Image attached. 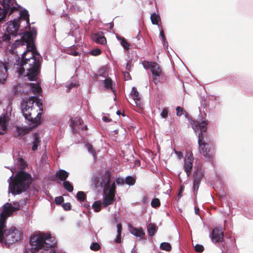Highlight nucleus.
Wrapping results in <instances>:
<instances>
[{
    "label": "nucleus",
    "instance_id": "nucleus-1",
    "mask_svg": "<svg viewBox=\"0 0 253 253\" xmlns=\"http://www.w3.org/2000/svg\"><path fill=\"white\" fill-rule=\"evenodd\" d=\"M36 31L25 32L20 40L14 42L9 50L10 55L3 63L0 61V84H3L7 77V70L13 66L19 75L36 80L40 72L42 58L37 52L34 43Z\"/></svg>",
    "mask_w": 253,
    "mask_h": 253
},
{
    "label": "nucleus",
    "instance_id": "nucleus-2",
    "mask_svg": "<svg viewBox=\"0 0 253 253\" xmlns=\"http://www.w3.org/2000/svg\"><path fill=\"white\" fill-rule=\"evenodd\" d=\"M20 209L18 203H14L13 205L7 203L0 209V242L5 244H12L18 241L21 238V232L15 227H12L3 231L5 227L6 219L13 212Z\"/></svg>",
    "mask_w": 253,
    "mask_h": 253
},
{
    "label": "nucleus",
    "instance_id": "nucleus-3",
    "mask_svg": "<svg viewBox=\"0 0 253 253\" xmlns=\"http://www.w3.org/2000/svg\"><path fill=\"white\" fill-rule=\"evenodd\" d=\"M92 184L96 187L103 188L102 203L100 201H95L92 205V208L95 212L100 211L102 204L105 207L112 204L115 198V183L112 180L111 173L106 171L104 174L94 175L91 179Z\"/></svg>",
    "mask_w": 253,
    "mask_h": 253
},
{
    "label": "nucleus",
    "instance_id": "nucleus-4",
    "mask_svg": "<svg viewBox=\"0 0 253 253\" xmlns=\"http://www.w3.org/2000/svg\"><path fill=\"white\" fill-rule=\"evenodd\" d=\"M22 112L25 118L33 126L41 123V117L42 111V103L36 101V97H31L23 100L21 104Z\"/></svg>",
    "mask_w": 253,
    "mask_h": 253
},
{
    "label": "nucleus",
    "instance_id": "nucleus-5",
    "mask_svg": "<svg viewBox=\"0 0 253 253\" xmlns=\"http://www.w3.org/2000/svg\"><path fill=\"white\" fill-rule=\"evenodd\" d=\"M30 244L40 253H55L53 252L56 242L54 237L49 232L37 231L30 237Z\"/></svg>",
    "mask_w": 253,
    "mask_h": 253
},
{
    "label": "nucleus",
    "instance_id": "nucleus-6",
    "mask_svg": "<svg viewBox=\"0 0 253 253\" xmlns=\"http://www.w3.org/2000/svg\"><path fill=\"white\" fill-rule=\"evenodd\" d=\"M11 171L12 174L7 180L9 183L8 192H11L13 195L19 194L25 191L29 186L32 181L31 176L29 174L21 171L13 179L15 169L11 168Z\"/></svg>",
    "mask_w": 253,
    "mask_h": 253
},
{
    "label": "nucleus",
    "instance_id": "nucleus-7",
    "mask_svg": "<svg viewBox=\"0 0 253 253\" xmlns=\"http://www.w3.org/2000/svg\"><path fill=\"white\" fill-rule=\"evenodd\" d=\"M19 11L20 20L19 19H14L13 21H9L6 27V30L8 34L15 36L18 34V31L20 26V22L21 20L25 21L27 24L29 23V15L27 10H22L21 7L17 8L16 11Z\"/></svg>",
    "mask_w": 253,
    "mask_h": 253
},
{
    "label": "nucleus",
    "instance_id": "nucleus-8",
    "mask_svg": "<svg viewBox=\"0 0 253 253\" xmlns=\"http://www.w3.org/2000/svg\"><path fill=\"white\" fill-rule=\"evenodd\" d=\"M2 1L3 8L0 7V22L1 21L7 14H11L17 10L19 5L15 0H0Z\"/></svg>",
    "mask_w": 253,
    "mask_h": 253
},
{
    "label": "nucleus",
    "instance_id": "nucleus-9",
    "mask_svg": "<svg viewBox=\"0 0 253 253\" xmlns=\"http://www.w3.org/2000/svg\"><path fill=\"white\" fill-rule=\"evenodd\" d=\"M143 65L144 68L147 69L149 67L152 74L153 79L155 84L159 82V77L162 73V70L160 66L155 62H144Z\"/></svg>",
    "mask_w": 253,
    "mask_h": 253
},
{
    "label": "nucleus",
    "instance_id": "nucleus-10",
    "mask_svg": "<svg viewBox=\"0 0 253 253\" xmlns=\"http://www.w3.org/2000/svg\"><path fill=\"white\" fill-rule=\"evenodd\" d=\"M198 136L200 153L206 158L210 157L213 150L212 147L205 142L203 137H202L200 134H198Z\"/></svg>",
    "mask_w": 253,
    "mask_h": 253
},
{
    "label": "nucleus",
    "instance_id": "nucleus-11",
    "mask_svg": "<svg viewBox=\"0 0 253 253\" xmlns=\"http://www.w3.org/2000/svg\"><path fill=\"white\" fill-rule=\"evenodd\" d=\"M193 161L194 158L192 153L191 152H187L185 155L183 168L187 176H189L191 173Z\"/></svg>",
    "mask_w": 253,
    "mask_h": 253
},
{
    "label": "nucleus",
    "instance_id": "nucleus-12",
    "mask_svg": "<svg viewBox=\"0 0 253 253\" xmlns=\"http://www.w3.org/2000/svg\"><path fill=\"white\" fill-rule=\"evenodd\" d=\"M190 123L195 132L199 131V129H200L201 133H199V134L203 137V132H205L207 130V122L206 121H202L200 122H196L194 121H191L190 122Z\"/></svg>",
    "mask_w": 253,
    "mask_h": 253
},
{
    "label": "nucleus",
    "instance_id": "nucleus-13",
    "mask_svg": "<svg viewBox=\"0 0 253 253\" xmlns=\"http://www.w3.org/2000/svg\"><path fill=\"white\" fill-rule=\"evenodd\" d=\"M9 124V118L6 114L0 116V135L5 134Z\"/></svg>",
    "mask_w": 253,
    "mask_h": 253
},
{
    "label": "nucleus",
    "instance_id": "nucleus-14",
    "mask_svg": "<svg viewBox=\"0 0 253 253\" xmlns=\"http://www.w3.org/2000/svg\"><path fill=\"white\" fill-rule=\"evenodd\" d=\"M130 95L133 100L135 105L139 108H142L143 104L140 97L139 96V93L135 87H133L132 88Z\"/></svg>",
    "mask_w": 253,
    "mask_h": 253
},
{
    "label": "nucleus",
    "instance_id": "nucleus-15",
    "mask_svg": "<svg viewBox=\"0 0 253 253\" xmlns=\"http://www.w3.org/2000/svg\"><path fill=\"white\" fill-rule=\"evenodd\" d=\"M223 237V232L221 228H215L212 230L211 240L213 243H217L222 241Z\"/></svg>",
    "mask_w": 253,
    "mask_h": 253
},
{
    "label": "nucleus",
    "instance_id": "nucleus-16",
    "mask_svg": "<svg viewBox=\"0 0 253 253\" xmlns=\"http://www.w3.org/2000/svg\"><path fill=\"white\" fill-rule=\"evenodd\" d=\"M32 138V150L33 151H36L38 149V147L41 145V138L40 136V134L38 132L34 133L31 136Z\"/></svg>",
    "mask_w": 253,
    "mask_h": 253
},
{
    "label": "nucleus",
    "instance_id": "nucleus-17",
    "mask_svg": "<svg viewBox=\"0 0 253 253\" xmlns=\"http://www.w3.org/2000/svg\"><path fill=\"white\" fill-rule=\"evenodd\" d=\"M129 232L132 235L141 239H143L144 238L145 233L142 227L137 228L132 226H129Z\"/></svg>",
    "mask_w": 253,
    "mask_h": 253
},
{
    "label": "nucleus",
    "instance_id": "nucleus-18",
    "mask_svg": "<svg viewBox=\"0 0 253 253\" xmlns=\"http://www.w3.org/2000/svg\"><path fill=\"white\" fill-rule=\"evenodd\" d=\"M82 122V120L79 117H76L71 120V126L74 132L79 131L80 127H78V126L81 125Z\"/></svg>",
    "mask_w": 253,
    "mask_h": 253
},
{
    "label": "nucleus",
    "instance_id": "nucleus-19",
    "mask_svg": "<svg viewBox=\"0 0 253 253\" xmlns=\"http://www.w3.org/2000/svg\"><path fill=\"white\" fill-rule=\"evenodd\" d=\"M92 39L97 43L104 44L106 43V40L102 33H95L92 35Z\"/></svg>",
    "mask_w": 253,
    "mask_h": 253
},
{
    "label": "nucleus",
    "instance_id": "nucleus-20",
    "mask_svg": "<svg viewBox=\"0 0 253 253\" xmlns=\"http://www.w3.org/2000/svg\"><path fill=\"white\" fill-rule=\"evenodd\" d=\"M23 86L27 88L30 87L35 94H39L42 89L38 84H24Z\"/></svg>",
    "mask_w": 253,
    "mask_h": 253
},
{
    "label": "nucleus",
    "instance_id": "nucleus-21",
    "mask_svg": "<svg viewBox=\"0 0 253 253\" xmlns=\"http://www.w3.org/2000/svg\"><path fill=\"white\" fill-rule=\"evenodd\" d=\"M202 178V174L200 172H198L194 177L193 182V189L195 193L197 192Z\"/></svg>",
    "mask_w": 253,
    "mask_h": 253
},
{
    "label": "nucleus",
    "instance_id": "nucleus-22",
    "mask_svg": "<svg viewBox=\"0 0 253 253\" xmlns=\"http://www.w3.org/2000/svg\"><path fill=\"white\" fill-rule=\"evenodd\" d=\"M102 83L104 85V87L108 89L111 90L115 94V90L113 87V84L112 80L110 78H107L102 81Z\"/></svg>",
    "mask_w": 253,
    "mask_h": 253
},
{
    "label": "nucleus",
    "instance_id": "nucleus-23",
    "mask_svg": "<svg viewBox=\"0 0 253 253\" xmlns=\"http://www.w3.org/2000/svg\"><path fill=\"white\" fill-rule=\"evenodd\" d=\"M56 175L60 180L65 181L69 176V173L64 170L61 169L56 172Z\"/></svg>",
    "mask_w": 253,
    "mask_h": 253
},
{
    "label": "nucleus",
    "instance_id": "nucleus-24",
    "mask_svg": "<svg viewBox=\"0 0 253 253\" xmlns=\"http://www.w3.org/2000/svg\"><path fill=\"white\" fill-rule=\"evenodd\" d=\"M30 131L29 128L26 127H17L16 128V132L19 136H23Z\"/></svg>",
    "mask_w": 253,
    "mask_h": 253
},
{
    "label": "nucleus",
    "instance_id": "nucleus-25",
    "mask_svg": "<svg viewBox=\"0 0 253 253\" xmlns=\"http://www.w3.org/2000/svg\"><path fill=\"white\" fill-rule=\"evenodd\" d=\"M116 38L118 40L121 41V44L125 49H128L129 48L130 44L126 41L124 38L118 36H116Z\"/></svg>",
    "mask_w": 253,
    "mask_h": 253
},
{
    "label": "nucleus",
    "instance_id": "nucleus-26",
    "mask_svg": "<svg viewBox=\"0 0 253 253\" xmlns=\"http://www.w3.org/2000/svg\"><path fill=\"white\" fill-rule=\"evenodd\" d=\"M117 235L116 237V238L115 240V242L116 243H119L121 242V232H122V227L121 223H118L117 225Z\"/></svg>",
    "mask_w": 253,
    "mask_h": 253
},
{
    "label": "nucleus",
    "instance_id": "nucleus-27",
    "mask_svg": "<svg viewBox=\"0 0 253 253\" xmlns=\"http://www.w3.org/2000/svg\"><path fill=\"white\" fill-rule=\"evenodd\" d=\"M150 18L152 24L154 25H158L161 20L159 15L156 13H152L151 15Z\"/></svg>",
    "mask_w": 253,
    "mask_h": 253
},
{
    "label": "nucleus",
    "instance_id": "nucleus-28",
    "mask_svg": "<svg viewBox=\"0 0 253 253\" xmlns=\"http://www.w3.org/2000/svg\"><path fill=\"white\" fill-rule=\"evenodd\" d=\"M147 230L149 236H152L156 230V227L154 224L150 223L147 225Z\"/></svg>",
    "mask_w": 253,
    "mask_h": 253
},
{
    "label": "nucleus",
    "instance_id": "nucleus-29",
    "mask_svg": "<svg viewBox=\"0 0 253 253\" xmlns=\"http://www.w3.org/2000/svg\"><path fill=\"white\" fill-rule=\"evenodd\" d=\"M63 186L69 192H72L73 190V187L72 184L68 181H65L63 182Z\"/></svg>",
    "mask_w": 253,
    "mask_h": 253
},
{
    "label": "nucleus",
    "instance_id": "nucleus-30",
    "mask_svg": "<svg viewBox=\"0 0 253 253\" xmlns=\"http://www.w3.org/2000/svg\"><path fill=\"white\" fill-rule=\"evenodd\" d=\"M160 248L163 250L169 251L171 250V245L169 243L164 242L161 244Z\"/></svg>",
    "mask_w": 253,
    "mask_h": 253
},
{
    "label": "nucleus",
    "instance_id": "nucleus-31",
    "mask_svg": "<svg viewBox=\"0 0 253 253\" xmlns=\"http://www.w3.org/2000/svg\"><path fill=\"white\" fill-rule=\"evenodd\" d=\"M125 182L128 185H133L135 182V179L131 176H127L125 179Z\"/></svg>",
    "mask_w": 253,
    "mask_h": 253
},
{
    "label": "nucleus",
    "instance_id": "nucleus-32",
    "mask_svg": "<svg viewBox=\"0 0 253 253\" xmlns=\"http://www.w3.org/2000/svg\"><path fill=\"white\" fill-rule=\"evenodd\" d=\"M151 205L152 207L155 208L159 207L160 205V202L159 199L158 198H155L153 199L151 201Z\"/></svg>",
    "mask_w": 253,
    "mask_h": 253
},
{
    "label": "nucleus",
    "instance_id": "nucleus-33",
    "mask_svg": "<svg viewBox=\"0 0 253 253\" xmlns=\"http://www.w3.org/2000/svg\"><path fill=\"white\" fill-rule=\"evenodd\" d=\"M160 36H161V37L162 38V40L163 45L165 46V47L168 48V43L166 42V38L165 37V36H164V31L163 30H161L160 31Z\"/></svg>",
    "mask_w": 253,
    "mask_h": 253
},
{
    "label": "nucleus",
    "instance_id": "nucleus-34",
    "mask_svg": "<svg viewBox=\"0 0 253 253\" xmlns=\"http://www.w3.org/2000/svg\"><path fill=\"white\" fill-rule=\"evenodd\" d=\"M77 197L79 200L82 202L85 200V195L84 192L80 191L77 193Z\"/></svg>",
    "mask_w": 253,
    "mask_h": 253
},
{
    "label": "nucleus",
    "instance_id": "nucleus-35",
    "mask_svg": "<svg viewBox=\"0 0 253 253\" xmlns=\"http://www.w3.org/2000/svg\"><path fill=\"white\" fill-rule=\"evenodd\" d=\"M90 248L91 250L97 251L100 248V245L98 243H93L90 245Z\"/></svg>",
    "mask_w": 253,
    "mask_h": 253
},
{
    "label": "nucleus",
    "instance_id": "nucleus-36",
    "mask_svg": "<svg viewBox=\"0 0 253 253\" xmlns=\"http://www.w3.org/2000/svg\"><path fill=\"white\" fill-rule=\"evenodd\" d=\"M86 147L88 151L89 152L92 153L93 154L94 157H95V151L93 149L92 146L90 144H87L86 145Z\"/></svg>",
    "mask_w": 253,
    "mask_h": 253
},
{
    "label": "nucleus",
    "instance_id": "nucleus-37",
    "mask_svg": "<svg viewBox=\"0 0 253 253\" xmlns=\"http://www.w3.org/2000/svg\"><path fill=\"white\" fill-rule=\"evenodd\" d=\"M10 34H4L1 37V39L4 42H9L10 40Z\"/></svg>",
    "mask_w": 253,
    "mask_h": 253
},
{
    "label": "nucleus",
    "instance_id": "nucleus-38",
    "mask_svg": "<svg viewBox=\"0 0 253 253\" xmlns=\"http://www.w3.org/2000/svg\"><path fill=\"white\" fill-rule=\"evenodd\" d=\"M90 53L92 55L97 56V55H99L101 53V50H100V49H99L98 48H96V49L92 50L91 51Z\"/></svg>",
    "mask_w": 253,
    "mask_h": 253
},
{
    "label": "nucleus",
    "instance_id": "nucleus-39",
    "mask_svg": "<svg viewBox=\"0 0 253 253\" xmlns=\"http://www.w3.org/2000/svg\"><path fill=\"white\" fill-rule=\"evenodd\" d=\"M55 201L57 204H61L64 201V198L62 196L56 197Z\"/></svg>",
    "mask_w": 253,
    "mask_h": 253
},
{
    "label": "nucleus",
    "instance_id": "nucleus-40",
    "mask_svg": "<svg viewBox=\"0 0 253 253\" xmlns=\"http://www.w3.org/2000/svg\"><path fill=\"white\" fill-rule=\"evenodd\" d=\"M168 111L167 109L165 108L163 110L161 113V116L163 118H166L168 117Z\"/></svg>",
    "mask_w": 253,
    "mask_h": 253
},
{
    "label": "nucleus",
    "instance_id": "nucleus-41",
    "mask_svg": "<svg viewBox=\"0 0 253 253\" xmlns=\"http://www.w3.org/2000/svg\"><path fill=\"white\" fill-rule=\"evenodd\" d=\"M195 250L198 252H202L204 250V247L201 245H196L195 246Z\"/></svg>",
    "mask_w": 253,
    "mask_h": 253
},
{
    "label": "nucleus",
    "instance_id": "nucleus-42",
    "mask_svg": "<svg viewBox=\"0 0 253 253\" xmlns=\"http://www.w3.org/2000/svg\"><path fill=\"white\" fill-rule=\"evenodd\" d=\"M19 163L20 169H24L26 166L25 162L24 160H23L22 159H19Z\"/></svg>",
    "mask_w": 253,
    "mask_h": 253
},
{
    "label": "nucleus",
    "instance_id": "nucleus-43",
    "mask_svg": "<svg viewBox=\"0 0 253 253\" xmlns=\"http://www.w3.org/2000/svg\"><path fill=\"white\" fill-rule=\"evenodd\" d=\"M176 115L177 116H181L183 114V110L182 109V108H181L180 107H177L176 108Z\"/></svg>",
    "mask_w": 253,
    "mask_h": 253
},
{
    "label": "nucleus",
    "instance_id": "nucleus-44",
    "mask_svg": "<svg viewBox=\"0 0 253 253\" xmlns=\"http://www.w3.org/2000/svg\"><path fill=\"white\" fill-rule=\"evenodd\" d=\"M62 207L66 211H68L71 209V204L69 203H64L62 205Z\"/></svg>",
    "mask_w": 253,
    "mask_h": 253
},
{
    "label": "nucleus",
    "instance_id": "nucleus-45",
    "mask_svg": "<svg viewBox=\"0 0 253 253\" xmlns=\"http://www.w3.org/2000/svg\"><path fill=\"white\" fill-rule=\"evenodd\" d=\"M116 182L118 184H123L124 183V180L121 178H118L116 180Z\"/></svg>",
    "mask_w": 253,
    "mask_h": 253
},
{
    "label": "nucleus",
    "instance_id": "nucleus-46",
    "mask_svg": "<svg viewBox=\"0 0 253 253\" xmlns=\"http://www.w3.org/2000/svg\"><path fill=\"white\" fill-rule=\"evenodd\" d=\"M68 53L71 55H73L74 56H77L78 55V52L77 51H72V49H69L68 51Z\"/></svg>",
    "mask_w": 253,
    "mask_h": 253
},
{
    "label": "nucleus",
    "instance_id": "nucleus-47",
    "mask_svg": "<svg viewBox=\"0 0 253 253\" xmlns=\"http://www.w3.org/2000/svg\"><path fill=\"white\" fill-rule=\"evenodd\" d=\"M75 86V84L71 83L70 84H69V85L66 86V87H67L66 91H69L70 88H72L73 86Z\"/></svg>",
    "mask_w": 253,
    "mask_h": 253
},
{
    "label": "nucleus",
    "instance_id": "nucleus-48",
    "mask_svg": "<svg viewBox=\"0 0 253 253\" xmlns=\"http://www.w3.org/2000/svg\"><path fill=\"white\" fill-rule=\"evenodd\" d=\"M124 75L126 80H128L130 79V76L128 73L124 72Z\"/></svg>",
    "mask_w": 253,
    "mask_h": 253
},
{
    "label": "nucleus",
    "instance_id": "nucleus-49",
    "mask_svg": "<svg viewBox=\"0 0 253 253\" xmlns=\"http://www.w3.org/2000/svg\"><path fill=\"white\" fill-rule=\"evenodd\" d=\"M175 153L176 154V155H177L178 157L180 159H181L182 158L183 155H182V153L181 152H176Z\"/></svg>",
    "mask_w": 253,
    "mask_h": 253
},
{
    "label": "nucleus",
    "instance_id": "nucleus-50",
    "mask_svg": "<svg viewBox=\"0 0 253 253\" xmlns=\"http://www.w3.org/2000/svg\"><path fill=\"white\" fill-rule=\"evenodd\" d=\"M102 120L105 122H109L110 121V120L107 117H105V116H104L102 117Z\"/></svg>",
    "mask_w": 253,
    "mask_h": 253
},
{
    "label": "nucleus",
    "instance_id": "nucleus-51",
    "mask_svg": "<svg viewBox=\"0 0 253 253\" xmlns=\"http://www.w3.org/2000/svg\"><path fill=\"white\" fill-rule=\"evenodd\" d=\"M131 66L129 62H128L126 64V70H127L128 71L130 70V69H131Z\"/></svg>",
    "mask_w": 253,
    "mask_h": 253
},
{
    "label": "nucleus",
    "instance_id": "nucleus-52",
    "mask_svg": "<svg viewBox=\"0 0 253 253\" xmlns=\"http://www.w3.org/2000/svg\"><path fill=\"white\" fill-rule=\"evenodd\" d=\"M199 209L198 208H196V207H195V214H199Z\"/></svg>",
    "mask_w": 253,
    "mask_h": 253
},
{
    "label": "nucleus",
    "instance_id": "nucleus-53",
    "mask_svg": "<svg viewBox=\"0 0 253 253\" xmlns=\"http://www.w3.org/2000/svg\"><path fill=\"white\" fill-rule=\"evenodd\" d=\"M117 114L118 115H120V114H121V112L120 111H117Z\"/></svg>",
    "mask_w": 253,
    "mask_h": 253
},
{
    "label": "nucleus",
    "instance_id": "nucleus-54",
    "mask_svg": "<svg viewBox=\"0 0 253 253\" xmlns=\"http://www.w3.org/2000/svg\"><path fill=\"white\" fill-rule=\"evenodd\" d=\"M18 87H19L18 86L16 87V90H17V91H18Z\"/></svg>",
    "mask_w": 253,
    "mask_h": 253
},
{
    "label": "nucleus",
    "instance_id": "nucleus-55",
    "mask_svg": "<svg viewBox=\"0 0 253 253\" xmlns=\"http://www.w3.org/2000/svg\"><path fill=\"white\" fill-rule=\"evenodd\" d=\"M122 115L124 116H125V114L124 113H122Z\"/></svg>",
    "mask_w": 253,
    "mask_h": 253
},
{
    "label": "nucleus",
    "instance_id": "nucleus-56",
    "mask_svg": "<svg viewBox=\"0 0 253 253\" xmlns=\"http://www.w3.org/2000/svg\"><path fill=\"white\" fill-rule=\"evenodd\" d=\"M84 129H86V126H85L84 127Z\"/></svg>",
    "mask_w": 253,
    "mask_h": 253
}]
</instances>
